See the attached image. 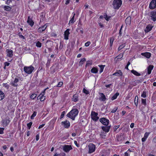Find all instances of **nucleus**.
<instances>
[{
  "mask_svg": "<svg viewBox=\"0 0 156 156\" xmlns=\"http://www.w3.org/2000/svg\"><path fill=\"white\" fill-rule=\"evenodd\" d=\"M2 86L3 87L6 88L7 89H8L9 87V85L7 84L6 83H3L2 84Z\"/></svg>",
  "mask_w": 156,
  "mask_h": 156,
  "instance_id": "obj_49",
  "label": "nucleus"
},
{
  "mask_svg": "<svg viewBox=\"0 0 156 156\" xmlns=\"http://www.w3.org/2000/svg\"><path fill=\"white\" fill-rule=\"evenodd\" d=\"M86 61V59L85 58H84L80 60V62H79V66H82V65Z\"/></svg>",
  "mask_w": 156,
  "mask_h": 156,
  "instance_id": "obj_36",
  "label": "nucleus"
},
{
  "mask_svg": "<svg viewBox=\"0 0 156 156\" xmlns=\"http://www.w3.org/2000/svg\"><path fill=\"white\" fill-rule=\"evenodd\" d=\"M45 96L43 95H39V96L37 97V99H40V101H44L45 98Z\"/></svg>",
  "mask_w": 156,
  "mask_h": 156,
  "instance_id": "obj_28",
  "label": "nucleus"
},
{
  "mask_svg": "<svg viewBox=\"0 0 156 156\" xmlns=\"http://www.w3.org/2000/svg\"><path fill=\"white\" fill-rule=\"evenodd\" d=\"M114 41V38L113 37L110 38V46L112 47Z\"/></svg>",
  "mask_w": 156,
  "mask_h": 156,
  "instance_id": "obj_44",
  "label": "nucleus"
},
{
  "mask_svg": "<svg viewBox=\"0 0 156 156\" xmlns=\"http://www.w3.org/2000/svg\"><path fill=\"white\" fill-rule=\"evenodd\" d=\"M27 22L31 27H32L34 24V22L32 18H30V16L28 17Z\"/></svg>",
  "mask_w": 156,
  "mask_h": 156,
  "instance_id": "obj_15",
  "label": "nucleus"
},
{
  "mask_svg": "<svg viewBox=\"0 0 156 156\" xmlns=\"http://www.w3.org/2000/svg\"><path fill=\"white\" fill-rule=\"evenodd\" d=\"M122 27H123V25H122L121 27V28L120 29V30H119V36H121L122 35V32L121 31H122Z\"/></svg>",
  "mask_w": 156,
  "mask_h": 156,
  "instance_id": "obj_58",
  "label": "nucleus"
},
{
  "mask_svg": "<svg viewBox=\"0 0 156 156\" xmlns=\"http://www.w3.org/2000/svg\"><path fill=\"white\" fill-rule=\"evenodd\" d=\"M3 9L5 11H9L11 10L12 8L8 5H5L3 7Z\"/></svg>",
  "mask_w": 156,
  "mask_h": 156,
  "instance_id": "obj_30",
  "label": "nucleus"
},
{
  "mask_svg": "<svg viewBox=\"0 0 156 156\" xmlns=\"http://www.w3.org/2000/svg\"><path fill=\"white\" fill-rule=\"evenodd\" d=\"M92 64V60H88L87 61L86 64V67H87V66H89L91 65Z\"/></svg>",
  "mask_w": 156,
  "mask_h": 156,
  "instance_id": "obj_41",
  "label": "nucleus"
},
{
  "mask_svg": "<svg viewBox=\"0 0 156 156\" xmlns=\"http://www.w3.org/2000/svg\"><path fill=\"white\" fill-rule=\"evenodd\" d=\"M98 66L100 67L99 73H101L103 71L104 67L105 66V65H99Z\"/></svg>",
  "mask_w": 156,
  "mask_h": 156,
  "instance_id": "obj_31",
  "label": "nucleus"
},
{
  "mask_svg": "<svg viewBox=\"0 0 156 156\" xmlns=\"http://www.w3.org/2000/svg\"><path fill=\"white\" fill-rule=\"evenodd\" d=\"M79 113L78 110L76 108L72 109L66 115V116L71 119L73 120H74L76 117Z\"/></svg>",
  "mask_w": 156,
  "mask_h": 156,
  "instance_id": "obj_1",
  "label": "nucleus"
},
{
  "mask_svg": "<svg viewBox=\"0 0 156 156\" xmlns=\"http://www.w3.org/2000/svg\"><path fill=\"white\" fill-rule=\"evenodd\" d=\"M104 17L105 20L107 21H108L110 19L111 17L110 16H108L106 13H105L104 14Z\"/></svg>",
  "mask_w": 156,
  "mask_h": 156,
  "instance_id": "obj_39",
  "label": "nucleus"
},
{
  "mask_svg": "<svg viewBox=\"0 0 156 156\" xmlns=\"http://www.w3.org/2000/svg\"><path fill=\"white\" fill-rule=\"evenodd\" d=\"M69 31L70 29H67L64 32V38L66 40H67L69 39V36L70 34Z\"/></svg>",
  "mask_w": 156,
  "mask_h": 156,
  "instance_id": "obj_14",
  "label": "nucleus"
},
{
  "mask_svg": "<svg viewBox=\"0 0 156 156\" xmlns=\"http://www.w3.org/2000/svg\"><path fill=\"white\" fill-rule=\"evenodd\" d=\"M98 114L97 112L94 111H92L91 114V116L92 119L94 121H97L99 119L98 116Z\"/></svg>",
  "mask_w": 156,
  "mask_h": 156,
  "instance_id": "obj_6",
  "label": "nucleus"
},
{
  "mask_svg": "<svg viewBox=\"0 0 156 156\" xmlns=\"http://www.w3.org/2000/svg\"><path fill=\"white\" fill-rule=\"evenodd\" d=\"M146 99H145L141 98V104L144 105L145 106L147 105Z\"/></svg>",
  "mask_w": 156,
  "mask_h": 156,
  "instance_id": "obj_37",
  "label": "nucleus"
},
{
  "mask_svg": "<svg viewBox=\"0 0 156 156\" xmlns=\"http://www.w3.org/2000/svg\"><path fill=\"white\" fill-rule=\"evenodd\" d=\"M66 154L64 152H61L60 154H57V153H56L54 156H65Z\"/></svg>",
  "mask_w": 156,
  "mask_h": 156,
  "instance_id": "obj_40",
  "label": "nucleus"
},
{
  "mask_svg": "<svg viewBox=\"0 0 156 156\" xmlns=\"http://www.w3.org/2000/svg\"><path fill=\"white\" fill-rule=\"evenodd\" d=\"M141 55L148 58H150L151 56V54L150 52H147L142 53H141Z\"/></svg>",
  "mask_w": 156,
  "mask_h": 156,
  "instance_id": "obj_22",
  "label": "nucleus"
},
{
  "mask_svg": "<svg viewBox=\"0 0 156 156\" xmlns=\"http://www.w3.org/2000/svg\"><path fill=\"white\" fill-rule=\"evenodd\" d=\"M72 14L73 15V16L71 18V17L68 23V24L69 26L73 24L75 21L74 18L76 15V14L74 13H73Z\"/></svg>",
  "mask_w": 156,
  "mask_h": 156,
  "instance_id": "obj_16",
  "label": "nucleus"
},
{
  "mask_svg": "<svg viewBox=\"0 0 156 156\" xmlns=\"http://www.w3.org/2000/svg\"><path fill=\"white\" fill-rule=\"evenodd\" d=\"M150 16L151 17V20L154 22L156 21V11H151L150 12Z\"/></svg>",
  "mask_w": 156,
  "mask_h": 156,
  "instance_id": "obj_9",
  "label": "nucleus"
},
{
  "mask_svg": "<svg viewBox=\"0 0 156 156\" xmlns=\"http://www.w3.org/2000/svg\"><path fill=\"white\" fill-rule=\"evenodd\" d=\"M125 45L126 44L125 43L122 44L119 47V50H121L122 48L125 47Z\"/></svg>",
  "mask_w": 156,
  "mask_h": 156,
  "instance_id": "obj_46",
  "label": "nucleus"
},
{
  "mask_svg": "<svg viewBox=\"0 0 156 156\" xmlns=\"http://www.w3.org/2000/svg\"><path fill=\"white\" fill-rule=\"evenodd\" d=\"M150 134V133L149 132L145 133L144 134V137L147 139L148 137V136Z\"/></svg>",
  "mask_w": 156,
  "mask_h": 156,
  "instance_id": "obj_53",
  "label": "nucleus"
},
{
  "mask_svg": "<svg viewBox=\"0 0 156 156\" xmlns=\"http://www.w3.org/2000/svg\"><path fill=\"white\" fill-rule=\"evenodd\" d=\"M45 26H42L39 27L38 30L37 32L39 33H42L46 29V27H45Z\"/></svg>",
  "mask_w": 156,
  "mask_h": 156,
  "instance_id": "obj_23",
  "label": "nucleus"
},
{
  "mask_svg": "<svg viewBox=\"0 0 156 156\" xmlns=\"http://www.w3.org/2000/svg\"><path fill=\"white\" fill-rule=\"evenodd\" d=\"M123 53H120L115 57V60L116 62L119 61V59L122 58L123 55Z\"/></svg>",
  "mask_w": 156,
  "mask_h": 156,
  "instance_id": "obj_24",
  "label": "nucleus"
},
{
  "mask_svg": "<svg viewBox=\"0 0 156 156\" xmlns=\"http://www.w3.org/2000/svg\"><path fill=\"white\" fill-rule=\"evenodd\" d=\"M32 124L33 122H31L27 124V126L28 129H30Z\"/></svg>",
  "mask_w": 156,
  "mask_h": 156,
  "instance_id": "obj_50",
  "label": "nucleus"
},
{
  "mask_svg": "<svg viewBox=\"0 0 156 156\" xmlns=\"http://www.w3.org/2000/svg\"><path fill=\"white\" fill-rule=\"evenodd\" d=\"M110 127L111 126H102L101 127V128L106 133H108L109 131Z\"/></svg>",
  "mask_w": 156,
  "mask_h": 156,
  "instance_id": "obj_19",
  "label": "nucleus"
},
{
  "mask_svg": "<svg viewBox=\"0 0 156 156\" xmlns=\"http://www.w3.org/2000/svg\"><path fill=\"white\" fill-rule=\"evenodd\" d=\"M98 69L97 67H93L90 70V72L93 73H97L98 72Z\"/></svg>",
  "mask_w": 156,
  "mask_h": 156,
  "instance_id": "obj_25",
  "label": "nucleus"
},
{
  "mask_svg": "<svg viewBox=\"0 0 156 156\" xmlns=\"http://www.w3.org/2000/svg\"><path fill=\"white\" fill-rule=\"evenodd\" d=\"M83 92L84 94H89V91L86 89L85 88H84L83 90Z\"/></svg>",
  "mask_w": 156,
  "mask_h": 156,
  "instance_id": "obj_51",
  "label": "nucleus"
},
{
  "mask_svg": "<svg viewBox=\"0 0 156 156\" xmlns=\"http://www.w3.org/2000/svg\"><path fill=\"white\" fill-rule=\"evenodd\" d=\"M112 75L117 76H122L123 73L121 70H116V72L113 74Z\"/></svg>",
  "mask_w": 156,
  "mask_h": 156,
  "instance_id": "obj_17",
  "label": "nucleus"
},
{
  "mask_svg": "<svg viewBox=\"0 0 156 156\" xmlns=\"http://www.w3.org/2000/svg\"><path fill=\"white\" fill-rule=\"evenodd\" d=\"M154 66L152 65H149L147 68V74L149 75L151 74L152 70L153 69Z\"/></svg>",
  "mask_w": 156,
  "mask_h": 156,
  "instance_id": "obj_21",
  "label": "nucleus"
},
{
  "mask_svg": "<svg viewBox=\"0 0 156 156\" xmlns=\"http://www.w3.org/2000/svg\"><path fill=\"white\" fill-rule=\"evenodd\" d=\"M89 151L88 153L89 154H91L95 151L96 149L95 146L93 144H90L88 146Z\"/></svg>",
  "mask_w": 156,
  "mask_h": 156,
  "instance_id": "obj_4",
  "label": "nucleus"
},
{
  "mask_svg": "<svg viewBox=\"0 0 156 156\" xmlns=\"http://www.w3.org/2000/svg\"><path fill=\"white\" fill-rule=\"evenodd\" d=\"M90 43H91L90 41H88L85 43V46L86 47H88L90 45Z\"/></svg>",
  "mask_w": 156,
  "mask_h": 156,
  "instance_id": "obj_61",
  "label": "nucleus"
},
{
  "mask_svg": "<svg viewBox=\"0 0 156 156\" xmlns=\"http://www.w3.org/2000/svg\"><path fill=\"white\" fill-rule=\"evenodd\" d=\"M37 95L35 94H33L30 96V98L32 99H34L36 97Z\"/></svg>",
  "mask_w": 156,
  "mask_h": 156,
  "instance_id": "obj_48",
  "label": "nucleus"
},
{
  "mask_svg": "<svg viewBox=\"0 0 156 156\" xmlns=\"http://www.w3.org/2000/svg\"><path fill=\"white\" fill-rule=\"evenodd\" d=\"M37 112L36 111L34 112L33 114L30 117V118L31 119H34L35 117L37 115Z\"/></svg>",
  "mask_w": 156,
  "mask_h": 156,
  "instance_id": "obj_43",
  "label": "nucleus"
},
{
  "mask_svg": "<svg viewBox=\"0 0 156 156\" xmlns=\"http://www.w3.org/2000/svg\"><path fill=\"white\" fill-rule=\"evenodd\" d=\"M119 127V125L115 126L113 128L114 131H116L117 129Z\"/></svg>",
  "mask_w": 156,
  "mask_h": 156,
  "instance_id": "obj_57",
  "label": "nucleus"
},
{
  "mask_svg": "<svg viewBox=\"0 0 156 156\" xmlns=\"http://www.w3.org/2000/svg\"><path fill=\"white\" fill-rule=\"evenodd\" d=\"M42 43L39 41H37L36 43V46L37 47L41 48L42 46Z\"/></svg>",
  "mask_w": 156,
  "mask_h": 156,
  "instance_id": "obj_42",
  "label": "nucleus"
},
{
  "mask_svg": "<svg viewBox=\"0 0 156 156\" xmlns=\"http://www.w3.org/2000/svg\"><path fill=\"white\" fill-rule=\"evenodd\" d=\"M34 69V67L32 65L29 66H25L23 68V70L25 73L28 74H31Z\"/></svg>",
  "mask_w": 156,
  "mask_h": 156,
  "instance_id": "obj_3",
  "label": "nucleus"
},
{
  "mask_svg": "<svg viewBox=\"0 0 156 156\" xmlns=\"http://www.w3.org/2000/svg\"><path fill=\"white\" fill-rule=\"evenodd\" d=\"M5 94L1 90H0V101L3 100L5 97Z\"/></svg>",
  "mask_w": 156,
  "mask_h": 156,
  "instance_id": "obj_33",
  "label": "nucleus"
},
{
  "mask_svg": "<svg viewBox=\"0 0 156 156\" xmlns=\"http://www.w3.org/2000/svg\"><path fill=\"white\" fill-rule=\"evenodd\" d=\"M72 100L74 102L77 101L78 100V95L76 94L73 95L72 98Z\"/></svg>",
  "mask_w": 156,
  "mask_h": 156,
  "instance_id": "obj_29",
  "label": "nucleus"
},
{
  "mask_svg": "<svg viewBox=\"0 0 156 156\" xmlns=\"http://www.w3.org/2000/svg\"><path fill=\"white\" fill-rule=\"evenodd\" d=\"M63 84V82L62 81H60L58 82V84L56 86L57 87H61Z\"/></svg>",
  "mask_w": 156,
  "mask_h": 156,
  "instance_id": "obj_47",
  "label": "nucleus"
},
{
  "mask_svg": "<svg viewBox=\"0 0 156 156\" xmlns=\"http://www.w3.org/2000/svg\"><path fill=\"white\" fill-rule=\"evenodd\" d=\"M10 121L9 120V117L5 118L2 121V124L5 126H7L9 123H10Z\"/></svg>",
  "mask_w": 156,
  "mask_h": 156,
  "instance_id": "obj_11",
  "label": "nucleus"
},
{
  "mask_svg": "<svg viewBox=\"0 0 156 156\" xmlns=\"http://www.w3.org/2000/svg\"><path fill=\"white\" fill-rule=\"evenodd\" d=\"M100 136L102 138H105V137H106V136L105 134H104V133L103 132L101 133L100 135Z\"/></svg>",
  "mask_w": 156,
  "mask_h": 156,
  "instance_id": "obj_55",
  "label": "nucleus"
},
{
  "mask_svg": "<svg viewBox=\"0 0 156 156\" xmlns=\"http://www.w3.org/2000/svg\"><path fill=\"white\" fill-rule=\"evenodd\" d=\"M78 30H80V33L83 34V29L82 27V25L81 24L80 26H78L77 28Z\"/></svg>",
  "mask_w": 156,
  "mask_h": 156,
  "instance_id": "obj_34",
  "label": "nucleus"
},
{
  "mask_svg": "<svg viewBox=\"0 0 156 156\" xmlns=\"http://www.w3.org/2000/svg\"><path fill=\"white\" fill-rule=\"evenodd\" d=\"M7 56L9 58H12L13 55V53L12 51L10 49H7Z\"/></svg>",
  "mask_w": 156,
  "mask_h": 156,
  "instance_id": "obj_18",
  "label": "nucleus"
},
{
  "mask_svg": "<svg viewBox=\"0 0 156 156\" xmlns=\"http://www.w3.org/2000/svg\"><path fill=\"white\" fill-rule=\"evenodd\" d=\"M4 128L0 127V134H2L4 133Z\"/></svg>",
  "mask_w": 156,
  "mask_h": 156,
  "instance_id": "obj_56",
  "label": "nucleus"
},
{
  "mask_svg": "<svg viewBox=\"0 0 156 156\" xmlns=\"http://www.w3.org/2000/svg\"><path fill=\"white\" fill-rule=\"evenodd\" d=\"M138 97L137 96H136L135 98L134 104L136 107H137L138 105Z\"/></svg>",
  "mask_w": 156,
  "mask_h": 156,
  "instance_id": "obj_38",
  "label": "nucleus"
},
{
  "mask_svg": "<svg viewBox=\"0 0 156 156\" xmlns=\"http://www.w3.org/2000/svg\"><path fill=\"white\" fill-rule=\"evenodd\" d=\"M131 19L130 16H129L126 18L125 23L126 24H130L131 23Z\"/></svg>",
  "mask_w": 156,
  "mask_h": 156,
  "instance_id": "obj_27",
  "label": "nucleus"
},
{
  "mask_svg": "<svg viewBox=\"0 0 156 156\" xmlns=\"http://www.w3.org/2000/svg\"><path fill=\"white\" fill-rule=\"evenodd\" d=\"M12 2V0H7L5 2V4L7 5H9Z\"/></svg>",
  "mask_w": 156,
  "mask_h": 156,
  "instance_id": "obj_59",
  "label": "nucleus"
},
{
  "mask_svg": "<svg viewBox=\"0 0 156 156\" xmlns=\"http://www.w3.org/2000/svg\"><path fill=\"white\" fill-rule=\"evenodd\" d=\"M150 9H153L156 8V0H152L149 5Z\"/></svg>",
  "mask_w": 156,
  "mask_h": 156,
  "instance_id": "obj_10",
  "label": "nucleus"
},
{
  "mask_svg": "<svg viewBox=\"0 0 156 156\" xmlns=\"http://www.w3.org/2000/svg\"><path fill=\"white\" fill-rule=\"evenodd\" d=\"M19 82V79L16 77L13 80H12L10 83V85L13 87H16L18 86V82Z\"/></svg>",
  "mask_w": 156,
  "mask_h": 156,
  "instance_id": "obj_5",
  "label": "nucleus"
},
{
  "mask_svg": "<svg viewBox=\"0 0 156 156\" xmlns=\"http://www.w3.org/2000/svg\"><path fill=\"white\" fill-rule=\"evenodd\" d=\"M61 124L65 128L67 129L69 128L70 125V122L67 120L62 122Z\"/></svg>",
  "mask_w": 156,
  "mask_h": 156,
  "instance_id": "obj_12",
  "label": "nucleus"
},
{
  "mask_svg": "<svg viewBox=\"0 0 156 156\" xmlns=\"http://www.w3.org/2000/svg\"><path fill=\"white\" fill-rule=\"evenodd\" d=\"M153 27L151 24H148L146 27V28L145 29V31L146 33H147L150 31L152 29Z\"/></svg>",
  "mask_w": 156,
  "mask_h": 156,
  "instance_id": "obj_20",
  "label": "nucleus"
},
{
  "mask_svg": "<svg viewBox=\"0 0 156 156\" xmlns=\"http://www.w3.org/2000/svg\"><path fill=\"white\" fill-rule=\"evenodd\" d=\"M100 97L99 98V100L101 101L104 102L107 99L105 94L102 93H99Z\"/></svg>",
  "mask_w": 156,
  "mask_h": 156,
  "instance_id": "obj_13",
  "label": "nucleus"
},
{
  "mask_svg": "<svg viewBox=\"0 0 156 156\" xmlns=\"http://www.w3.org/2000/svg\"><path fill=\"white\" fill-rule=\"evenodd\" d=\"M147 91L146 90V89H145L141 93V97L143 98H146L147 97Z\"/></svg>",
  "mask_w": 156,
  "mask_h": 156,
  "instance_id": "obj_26",
  "label": "nucleus"
},
{
  "mask_svg": "<svg viewBox=\"0 0 156 156\" xmlns=\"http://www.w3.org/2000/svg\"><path fill=\"white\" fill-rule=\"evenodd\" d=\"M66 113V112L65 111H63L60 117V119H62L64 116L65 114Z\"/></svg>",
  "mask_w": 156,
  "mask_h": 156,
  "instance_id": "obj_54",
  "label": "nucleus"
},
{
  "mask_svg": "<svg viewBox=\"0 0 156 156\" xmlns=\"http://www.w3.org/2000/svg\"><path fill=\"white\" fill-rule=\"evenodd\" d=\"M131 72L134 75L136 76H140V73H138L137 72L136 70H135L134 69H133L131 71Z\"/></svg>",
  "mask_w": 156,
  "mask_h": 156,
  "instance_id": "obj_32",
  "label": "nucleus"
},
{
  "mask_svg": "<svg viewBox=\"0 0 156 156\" xmlns=\"http://www.w3.org/2000/svg\"><path fill=\"white\" fill-rule=\"evenodd\" d=\"M132 94H129L126 98V99L127 100H129L132 96Z\"/></svg>",
  "mask_w": 156,
  "mask_h": 156,
  "instance_id": "obj_60",
  "label": "nucleus"
},
{
  "mask_svg": "<svg viewBox=\"0 0 156 156\" xmlns=\"http://www.w3.org/2000/svg\"><path fill=\"white\" fill-rule=\"evenodd\" d=\"M39 134H37L36 136V140L37 141L39 140Z\"/></svg>",
  "mask_w": 156,
  "mask_h": 156,
  "instance_id": "obj_64",
  "label": "nucleus"
},
{
  "mask_svg": "<svg viewBox=\"0 0 156 156\" xmlns=\"http://www.w3.org/2000/svg\"><path fill=\"white\" fill-rule=\"evenodd\" d=\"M118 109L117 107L115 106V108L112 110L111 111V112L112 113H115V112Z\"/></svg>",
  "mask_w": 156,
  "mask_h": 156,
  "instance_id": "obj_52",
  "label": "nucleus"
},
{
  "mask_svg": "<svg viewBox=\"0 0 156 156\" xmlns=\"http://www.w3.org/2000/svg\"><path fill=\"white\" fill-rule=\"evenodd\" d=\"M69 88H70V89H71L72 88H73V83H69Z\"/></svg>",
  "mask_w": 156,
  "mask_h": 156,
  "instance_id": "obj_62",
  "label": "nucleus"
},
{
  "mask_svg": "<svg viewBox=\"0 0 156 156\" xmlns=\"http://www.w3.org/2000/svg\"><path fill=\"white\" fill-rule=\"evenodd\" d=\"M73 149L72 146L71 145H65L63 147V151L66 153H68Z\"/></svg>",
  "mask_w": 156,
  "mask_h": 156,
  "instance_id": "obj_8",
  "label": "nucleus"
},
{
  "mask_svg": "<svg viewBox=\"0 0 156 156\" xmlns=\"http://www.w3.org/2000/svg\"><path fill=\"white\" fill-rule=\"evenodd\" d=\"M18 35L20 38H22L23 39H25V37L22 35V33L20 32H19L18 33Z\"/></svg>",
  "mask_w": 156,
  "mask_h": 156,
  "instance_id": "obj_45",
  "label": "nucleus"
},
{
  "mask_svg": "<svg viewBox=\"0 0 156 156\" xmlns=\"http://www.w3.org/2000/svg\"><path fill=\"white\" fill-rule=\"evenodd\" d=\"M121 0H114L113 3V6L115 9H118L122 4Z\"/></svg>",
  "mask_w": 156,
  "mask_h": 156,
  "instance_id": "obj_2",
  "label": "nucleus"
},
{
  "mask_svg": "<svg viewBox=\"0 0 156 156\" xmlns=\"http://www.w3.org/2000/svg\"><path fill=\"white\" fill-rule=\"evenodd\" d=\"M46 90L44 89L42 92L40 94V95H44L45 93Z\"/></svg>",
  "mask_w": 156,
  "mask_h": 156,
  "instance_id": "obj_63",
  "label": "nucleus"
},
{
  "mask_svg": "<svg viewBox=\"0 0 156 156\" xmlns=\"http://www.w3.org/2000/svg\"><path fill=\"white\" fill-rule=\"evenodd\" d=\"M99 121L103 125L105 126H108L109 123V121L108 119L104 117L100 118Z\"/></svg>",
  "mask_w": 156,
  "mask_h": 156,
  "instance_id": "obj_7",
  "label": "nucleus"
},
{
  "mask_svg": "<svg viewBox=\"0 0 156 156\" xmlns=\"http://www.w3.org/2000/svg\"><path fill=\"white\" fill-rule=\"evenodd\" d=\"M119 95V93L118 92L116 93L111 98V99L112 100H113L117 98V97Z\"/></svg>",
  "mask_w": 156,
  "mask_h": 156,
  "instance_id": "obj_35",
  "label": "nucleus"
}]
</instances>
